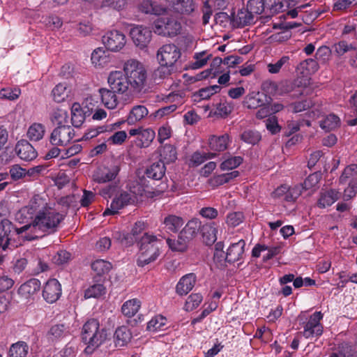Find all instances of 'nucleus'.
I'll return each mask as SVG.
<instances>
[{
    "instance_id": "f257e3e1",
    "label": "nucleus",
    "mask_w": 357,
    "mask_h": 357,
    "mask_svg": "<svg viewBox=\"0 0 357 357\" xmlns=\"http://www.w3.org/2000/svg\"><path fill=\"white\" fill-rule=\"evenodd\" d=\"M127 188L128 191L122 192L114 198L111 203L110 208H107L103 212V215H114L119 210L130 204H136L142 202L144 197H147L151 192L149 181L144 176L134 181H130Z\"/></svg>"
},
{
    "instance_id": "f03ea898",
    "label": "nucleus",
    "mask_w": 357,
    "mask_h": 357,
    "mask_svg": "<svg viewBox=\"0 0 357 357\" xmlns=\"http://www.w3.org/2000/svg\"><path fill=\"white\" fill-rule=\"evenodd\" d=\"M64 217V215L50 206L40 215L35 216L31 223L22 227L21 231L29 232V236H25L28 240L35 239L38 237L36 234L38 230L49 234L56 231Z\"/></svg>"
},
{
    "instance_id": "7ed1b4c3",
    "label": "nucleus",
    "mask_w": 357,
    "mask_h": 357,
    "mask_svg": "<svg viewBox=\"0 0 357 357\" xmlns=\"http://www.w3.org/2000/svg\"><path fill=\"white\" fill-rule=\"evenodd\" d=\"M137 246L139 250L137 264L139 267H144L158 258L161 253L163 242L156 236L144 233L137 241Z\"/></svg>"
},
{
    "instance_id": "20e7f679",
    "label": "nucleus",
    "mask_w": 357,
    "mask_h": 357,
    "mask_svg": "<svg viewBox=\"0 0 357 357\" xmlns=\"http://www.w3.org/2000/svg\"><path fill=\"white\" fill-rule=\"evenodd\" d=\"M81 339L86 345L84 352L87 355L92 354L104 342L105 329L100 328L98 319H89L84 323L81 331Z\"/></svg>"
},
{
    "instance_id": "39448f33",
    "label": "nucleus",
    "mask_w": 357,
    "mask_h": 357,
    "mask_svg": "<svg viewBox=\"0 0 357 357\" xmlns=\"http://www.w3.org/2000/svg\"><path fill=\"white\" fill-rule=\"evenodd\" d=\"M123 72L128 79L132 91L139 93L146 86L148 73L145 66L141 61L135 59H128L123 64Z\"/></svg>"
},
{
    "instance_id": "423d86ee",
    "label": "nucleus",
    "mask_w": 357,
    "mask_h": 357,
    "mask_svg": "<svg viewBox=\"0 0 357 357\" xmlns=\"http://www.w3.org/2000/svg\"><path fill=\"white\" fill-rule=\"evenodd\" d=\"M50 206L45 197L35 195L31 198L26 206L19 210L16 215L17 219L22 222L29 220H33L35 216L40 215Z\"/></svg>"
},
{
    "instance_id": "0eeeda50",
    "label": "nucleus",
    "mask_w": 357,
    "mask_h": 357,
    "mask_svg": "<svg viewBox=\"0 0 357 357\" xmlns=\"http://www.w3.org/2000/svg\"><path fill=\"white\" fill-rule=\"evenodd\" d=\"M181 24L173 16H165L155 20L151 29L155 33L168 37H174L181 31Z\"/></svg>"
},
{
    "instance_id": "6e6552de",
    "label": "nucleus",
    "mask_w": 357,
    "mask_h": 357,
    "mask_svg": "<svg viewBox=\"0 0 357 357\" xmlns=\"http://www.w3.org/2000/svg\"><path fill=\"white\" fill-rule=\"evenodd\" d=\"M181 57V49L173 43L163 45L156 53V59L159 63L165 66L177 67V63Z\"/></svg>"
},
{
    "instance_id": "1a4fd4ad",
    "label": "nucleus",
    "mask_w": 357,
    "mask_h": 357,
    "mask_svg": "<svg viewBox=\"0 0 357 357\" xmlns=\"http://www.w3.org/2000/svg\"><path fill=\"white\" fill-rule=\"evenodd\" d=\"M323 314L321 312H315L311 314L307 321L303 324V335L307 339L317 340L324 331V326L321 323Z\"/></svg>"
},
{
    "instance_id": "9d476101",
    "label": "nucleus",
    "mask_w": 357,
    "mask_h": 357,
    "mask_svg": "<svg viewBox=\"0 0 357 357\" xmlns=\"http://www.w3.org/2000/svg\"><path fill=\"white\" fill-rule=\"evenodd\" d=\"M302 194V186L295 185L289 186L286 184L278 187L271 194L274 199L294 203Z\"/></svg>"
},
{
    "instance_id": "9b49d317",
    "label": "nucleus",
    "mask_w": 357,
    "mask_h": 357,
    "mask_svg": "<svg viewBox=\"0 0 357 357\" xmlns=\"http://www.w3.org/2000/svg\"><path fill=\"white\" fill-rule=\"evenodd\" d=\"M74 137V129L70 126H60L52 130L50 142L54 146H66Z\"/></svg>"
},
{
    "instance_id": "f8f14e48",
    "label": "nucleus",
    "mask_w": 357,
    "mask_h": 357,
    "mask_svg": "<svg viewBox=\"0 0 357 357\" xmlns=\"http://www.w3.org/2000/svg\"><path fill=\"white\" fill-rule=\"evenodd\" d=\"M102 41L108 50L117 52L126 45V38L121 31L112 30L107 31L102 36Z\"/></svg>"
},
{
    "instance_id": "ddd939ff",
    "label": "nucleus",
    "mask_w": 357,
    "mask_h": 357,
    "mask_svg": "<svg viewBox=\"0 0 357 357\" xmlns=\"http://www.w3.org/2000/svg\"><path fill=\"white\" fill-rule=\"evenodd\" d=\"M107 81L111 89L119 93H124L130 88L128 79L124 72L119 70L111 72Z\"/></svg>"
},
{
    "instance_id": "4468645a",
    "label": "nucleus",
    "mask_w": 357,
    "mask_h": 357,
    "mask_svg": "<svg viewBox=\"0 0 357 357\" xmlns=\"http://www.w3.org/2000/svg\"><path fill=\"white\" fill-rule=\"evenodd\" d=\"M130 35L133 43L142 49L151 41L152 31L148 27L137 25L131 29Z\"/></svg>"
},
{
    "instance_id": "2eb2a0df",
    "label": "nucleus",
    "mask_w": 357,
    "mask_h": 357,
    "mask_svg": "<svg viewBox=\"0 0 357 357\" xmlns=\"http://www.w3.org/2000/svg\"><path fill=\"white\" fill-rule=\"evenodd\" d=\"M169 9L181 15H190L196 8L194 0H166Z\"/></svg>"
},
{
    "instance_id": "dca6fc26",
    "label": "nucleus",
    "mask_w": 357,
    "mask_h": 357,
    "mask_svg": "<svg viewBox=\"0 0 357 357\" xmlns=\"http://www.w3.org/2000/svg\"><path fill=\"white\" fill-rule=\"evenodd\" d=\"M61 295V287L56 279H50L45 283L43 296L44 299L49 303L56 302Z\"/></svg>"
},
{
    "instance_id": "f3484780",
    "label": "nucleus",
    "mask_w": 357,
    "mask_h": 357,
    "mask_svg": "<svg viewBox=\"0 0 357 357\" xmlns=\"http://www.w3.org/2000/svg\"><path fill=\"white\" fill-rule=\"evenodd\" d=\"M119 171L120 168L118 166L99 167L93 174V181L98 183L112 181L117 176Z\"/></svg>"
},
{
    "instance_id": "a211bd4d",
    "label": "nucleus",
    "mask_w": 357,
    "mask_h": 357,
    "mask_svg": "<svg viewBox=\"0 0 357 357\" xmlns=\"http://www.w3.org/2000/svg\"><path fill=\"white\" fill-rule=\"evenodd\" d=\"M341 192L336 189L321 190L317 202V206L319 208H325L331 206L340 199Z\"/></svg>"
},
{
    "instance_id": "6ab92c4d",
    "label": "nucleus",
    "mask_w": 357,
    "mask_h": 357,
    "mask_svg": "<svg viewBox=\"0 0 357 357\" xmlns=\"http://www.w3.org/2000/svg\"><path fill=\"white\" fill-rule=\"evenodd\" d=\"M15 151L18 157L25 161L33 160L38 155L34 147L26 140L19 141L16 144Z\"/></svg>"
},
{
    "instance_id": "aec40b11",
    "label": "nucleus",
    "mask_w": 357,
    "mask_h": 357,
    "mask_svg": "<svg viewBox=\"0 0 357 357\" xmlns=\"http://www.w3.org/2000/svg\"><path fill=\"white\" fill-rule=\"evenodd\" d=\"M245 242L241 239L237 243H232L227 249L225 259L229 263L236 262L243 258L245 255Z\"/></svg>"
},
{
    "instance_id": "412c9836",
    "label": "nucleus",
    "mask_w": 357,
    "mask_h": 357,
    "mask_svg": "<svg viewBox=\"0 0 357 357\" xmlns=\"http://www.w3.org/2000/svg\"><path fill=\"white\" fill-rule=\"evenodd\" d=\"M197 282L195 273H188L179 280L176 286V292L180 296L187 295L194 287Z\"/></svg>"
},
{
    "instance_id": "4be33fe9",
    "label": "nucleus",
    "mask_w": 357,
    "mask_h": 357,
    "mask_svg": "<svg viewBox=\"0 0 357 357\" xmlns=\"http://www.w3.org/2000/svg\"><path fill=\"white\" fill-rule=\"evenodd\" d=\"M231 142L227 133L220 136L212 135L208 139V147L213 151L222 152L227 149Z\"/></svg>"
},
{
    "instance_id": "5701e85b",
    "label": "nucleus",
    "mask_w": 357,
    "mask_h": 357,
    "mask_svg": "<svg viewBox=\"0 0 357 357\" xmlns=\"http://www.w3.org/2000/svg\"><path fill=\"white\" fill-rule=\"evenodd\" d=\"M137 8L142 13L155 15H162L166 11L163 6L151 0H142L137 5Z\"/></svg>"
},
{
    "instance_id": "b1692460",
    "label": "nucleus",
    "mask_w": 357,
    "mask_h": 357,
    "mask_svg": "<svg viewBox=\"0 0 357 357\" xmlns=\"http://www.w3.org/2000/svg\"><path fill=\"white\" fill-rule=\"evenodd\" d=\"M160 66L154 71V81L158 84L164 82L172 81V75L177 71V67L165 66L164 63H159Z\"/></svg>"
},
{
    "instance_id": "393cba45",
    "label": "nucleus",
    "mask_w": 357,
    "mask_h": 357,
    "mask_svg": "<svg viewBox=\"0 0 357 357\" xmlns=\"http://www.w3.org/2000/svg\"><path fill=\"white\" fill-rule=\"evenodd\" d=\"M116 124H105L102 126H96L87 130L84 133L83 138L85 140L91 139L95 137H98V142H101V137L105 136L108 132H113L116 128Z\"/></svg>"
},
{
    "instance_id": "a878e982",
    "label": "nucleus",
    "mask_w": 357,
    "mask_h": 357,
    "mask_svg": "<svg viewBox=\"0 0 357 357\" xmlns=\"http://www.w3.org/2000/svg\"><path fill=\"white\" fill-rule=\"evenodd\" d=\"M22 227L16 228L13 223L8 219H3L0 222V235L5 236L13 241L15 236L22 234L27 231H21Z\"/></svg>"
},
{
    "instance_id": "bb28decb",
    "label": "nucleus",
    "mask_w": 357,
    "mask_h": 357,
    "mask_svg": "<svg viewBox=\"0 0 357 357\" xmlns=\"http://www.w3.org/2000/svg\"><path fill=\"white\" fill-rule=\"evenodd\" d=\"M319 68L317 61L313 59H307L299 63L296 67V71L303 76L307 77L316 73Z\"/></svg>"
},
{
    "instance_id": "cd10ccee",
    "label": "nucleus",
    "mask_w": 357,
    "mask_h": 357,
    "mask_svg": "<svg viewBox=\"0 0 357 357\" xmlns=\"http://www.w3.org/2000/svg\"><path fill=\"white\" fill-rule=\"evenodd\" d=\"M200 229L201 221L197 218H192L187 222L180 233L190 241L195 238Z\"/></svg>"
},
{
    "instance_id": "c85d7f7f",
    "label": "nucleus",
    "mask_w": 357,
    "mask_h": 357,
    "mask_svg": "<svg viewBox=\"0 0 357 357\" xmlns=\"http://www.w3.org/2000/svg\"><path fill=\"white\" fill-rule=\"evenodd\" d=\"M40 287V282L38 279L32 278L22 284L19 289L18 294L25 298H29L30 296L36 293Z\"/></svg>"
},
{
    "instance_id": "c756f323",
    "label": "nucleus",
    "mask_w": 357,
    "mask_h": 357,
    "mask_svg": "<svg viewBox=\"0 0 357 357\" xmlns=\"http://www.w3.org/2000/svg\"><path fill=\"white\" fill-rule=\"evenodd\" d=\"M201 232L208 245L213 243L217 239L218 224L215 222H208L201 226Z\"/></svg>"
},
{
    "instance_id": "7c9ffc66",
    "label": "nucleus",
    "mask_w": 357,
    "mask_h": 357,
    "mask_svg": "<svg viewBox=\"0 0 357 357\" xmlns=\"http://www.w3.org/2000/svg\"><path fill=\"white\" fill-rule=\"evenodd\" d=\"M149 114L147 108L144 105H135L129 112L127 122L129 125H133L142 120Z\"/></svg>"
},
{
    "instance_id": "2f4dec72",
    "label": "nucleus",
    "mask_w": 357,
    "mask_h": 357,
    "mask_svg": "<svg viewBox=\"0 0 357 357\" xmlns=\"http://www.w3.org/2000/svg\"><path fill=\"white\" fill-rule=\"evenodd\" d=\"M102 102L108 109H114L119 103L118 98L113 90L102 88L99 89Z\"/></svg>"
},
{
    "instance_id": "473e14b6",
    "label": "nucleus",
    "mask_w": 357,
    "mask_h": 357,
    "mask_svg": "<svg viewBox=\"0 0 357 357\" xmlns=\"http://www.w3.org/2000/svg\"><path fill=\"white\" fill-rule=\"evenodd\" d=\"M165 170L164 162L160 160L149 166L145 171V175L153 180H160L164 176Z\"/></svg>"
},
{
    "instance_id": "72a5a7b5",
    "label": "nucleus",
    "mask_w": 357,
    "mask_h": 357,
    "mask_svg": "<svg viewBox=\"0 0 357 357\" xmlns=\"http://www.w3.org/2000/svg\"><path fill=\"white\" fill-rule=\"evenodd\" d=\"M254 16L246 9L239 10L236 15H233V24L236 27H243L253 22Z\"/></svg>"
},
{
    "instance_id": "f704fd0d",
    "label": "nucleus",
    "mask_w": 357,
    "mask_h": 357,
    "mask_svg": "<svg viewBox=\"0 0 357 357\" xmlns=\"http://www.w3.org/2000/svg\"><path fill=\"white\" fill-rule=\"evenodd\" d=\"M91 60L92 63L97 68H103L110 61L107 52L102 47H98L93 50L91 54Z\"/></svg>"
},
{
    "instance_id": "c9c22d12",
    "label": "nucleus",
    "mask_w": 357,
    "mask_h": 357,
    "mask_svg": "<svg viewBox=\"0 0 357 357\" xmlns=\"http://www.w3.org/2000/svg\"><path fill=\"white\" fill-rule=\"evenodd\" d=\"M29 346L24 341H18L12 344L8 350L9 357H26L29 354Z\"/></svg>"
},
{
    "instance_id": "e433bc0d",
    "label": "nucleus",
    "mask_w": 357,
    "mask_h": 357,
    "mask_svg": "<svg viewBox=\"0 0 357 357\" xmlns=\"http://www.w3.org/2000/svg\"><path fill=\"white\" fill-rule=\"evenodd\" d=\"M162 223L168 231L176 233L184 224V220L176 215H168L165 217Z\"/></svg>"
},
{
    "instance_id": "4c0bfd02",
    "label": "nucleus",
    "mask_w": 357,
    "mask_h": 357,
    "mask_svg": "<svg viewBox=\"0 0 357 357\" xmlns=\"http://www.w3.org/2000/svg\"><path fill=\"white\" fill-rule=\"evenodd\" d=\"M45 133V127L40 123H33L28 128L26 136L33 142H38L42 139Z\"/></svg>"
},
{
    "instance_id": "58836bf2",
    "label": "nucleus",
    "mask_w": 357,
    "mask_h": 357,
    "mask_svg": "<svg viewBox=\"0 0 357 357\" xmlns=\"http://www.w3.org/2000/svg\"><path fill=\"white\" fill-rule=\"evenodd\" d=\"M212 57V54L208 51L196 52L193 56V61L189 63L191 69H199L206 65L208 60Z\"/></svg>"
},
{
    "instance_id": "ea45409f",
    "label": "nucleus",
    "mask_w": 357,
    "mask_h": 357,
    "mask_svg": "<svg viewBox=\"0 0 357 357\" xmlns=\"http://www.w3.org/2000/svg\"><path fill=\"white\" fill-rule=\"evenodd\" d=\"M86 114L79 103H74L71 109V121L73 126L80 127L85 121Z\"/></svg>"
},
{
    "instance_id": "a19ab883",
    "label": "nucleus",
    "mask_w": 357,
    "mask_h": 357,
    "mask_svg": "<svg viewBox=\"0 0 357 357\" xmlns=\"http://www.w3.org/2000/svg\"><path fill=\"white\" fill-rule=\"evenodd\" d=\"M141 306V302L137 298H133L126 301L122 307L121 312L123 315L132 317L136 314Z\"/></svg>"
},
{
    "instance_id": "79ce46f5",
    "label": "nucleus",
    "mask_w": 357,
    "mask_h": 357,
    "mask_svg": "<svg viewBox=\"0 0 357 357\" xmlns=\"http://www.w3.org/2000/svg\"><path fill=\"white\" fill-rule=\"evenodd\" d=\"M108 132L105 136H102L101 139L107 142L109 145H121L127 138V133L125 131H117L114 134Z\"/></svg>"
},
{
    "instance_id": "37998d69",
    "label": "nucleus",
    "mask_w": 357,
    "mask_h": 357,
    "mask_svg": "<svg viewBox=\"0 0 357 357\" xmlns=\"http://www.w3.org/2000/svg\"><path fill=\"white\" fill-rule=\"evenodd\" d=\"M167 324V319L162 315L153 317L148 323L146 330L151 333L164 331Z\"/></svg>"
},
{
    "instance_id": "c03bdc74",
    "label": "nucleus",
    "mask_w": 357,
    "mask_h": 357,
    "mask_svg": "<svg viewBox=\"0 0 357 357\" xmlns=\"http://www.w3.org/2000/svg\"><path fill=\"white\" fill-rule=\"evenodd\" d=\"M116 345L123 347L131 339V333L129 329L124 326L118 327L114 333Z\"/></svg>"
},
{
    "instance_id": "a18cd8bd",
    "label": "nucleus",
    "mask_w": 357,
    "mask_h": 357,
    "mask_svg": "<svg viewBox=\"0 0 357 357\" xmlns=\"http://www.w3.org/2000/svg\"><path fill=\"white\" fill-rule=\"evenodd\" d=\"M239 172L238 171H233L229 173H225L213 176L210 180V183L213 187L222 185L225 183H229L232 179L238 177Z\"/></svg>"
},
{
    "instance_id": "49530a36",
    "label": "nucleus",
    "mask_w": 357,
    "mask_h": 357,
    "mask_svg": "<svg viewBox=\"0 0 357 357\" xmlns=\"http://www.w3.org/2000/svg\"><path fill=\"white\" fill-rule=\"evenodd\" d=\"M352 179H357V165L347 166L339 178V184L345 185Z\"/></svg>"
},
{
    "instance_id": "de8ad7c7",
    "label": "nucleus",
    "mask_w": 357,
    "mask_h": 357,
    "mask_svg": "<svg viewBox=\"0 0 357 357\" xmlns=\"http://www.w3.org/2000/svg\"><path fill=\"white\" fill-rule=\"evenodd\" d=\"M68 112L61 108L54 109L50 115L52 123L57 125V126H68Z\"/></svg>"
},
{
    "instance_id": "09e8293b",
    "label": "nucleus",
    "mask_w": 357,
    "mask_h": 357,
    "mask_svg": "<svg viewBox=\"0 0 357 357\" xmlns=\"http://www.w3.org/2000/svg\"><path fill=\"white\" fill-rule=\"evenodd\" d=\"M290 66V57L284 55L275 63H271L267 65L268 71L271 74L278 73L282 68Z\"/></svg>"
},
{
    "instance_id": "8fccbe9b",
    "label": "nucleus",
    "mask_w": 357,
    "mask_h": 357,
    "mask_svg": "<svg viewBox=\"0 0 357 357\" xmlns=\"http://www.w3.org/2000/svg\"><path fill=\"white\" fill-rule=\"evenodd\" d=\"M190 242L188 239H186L183 237V236L180 233L178 239H167V243L169 245V248L173 251L178 252H183L186 250L188 247V244Z\"/></svg>"
},
{
    "instance_id": "3c124183",
    "label": "nucleus",
    "mask_w": 357,
    "mask_h": 357,
    "mask_svg": "<svg viewBox=\"0 0 357 357\" xmlns=\"http://www.w3.org/2000/svg\"><path fill=\"white\" fill-rule=\"evenodd\" d=\"M221 87L219 85H213L199 89L194 94L195 100H207L213 95L220 92Z\"/></svg>"
},
{
    "instance_id": "603ef678",
    "label": "nucleus",
    "mask_w": 357,
    "mask_h": 357,
    "mask_svg": "<svg viewBox=\"0 0 357 357\" xmlns=\"http://www.w3.org/2000/svg\"><path fill=\"white\" fill-rule=\"evenodd\" d=\"M340 125V118L333 114L326 116L324 119L320 121V127L326 131L335 130Z\"/></svg>"
},
{
    "instance_id": "864d4df0",
    "label": "nucleus",
    "mask_w": 357,
    "mask_h": 357,
    "mask_svg": "<svg viewBox=\"0 0 357 357\" xmlns=\"http://www.w3.org/2000/svg\"><path fill=\"white\" fill-rule=\"evenodd\" d=\"M216 156L215 153H204L195 152L189 159V165L192 167H197L204 162L206 160L213 158Z\"/></svg>"
},
{
    "instance_id": "5fc2aeb1",
    "label": "nucleus",
    "mask_w": 357,
    "mask_h": 357,
    "mask_svg": "<svg viewBox=\"0 0 357 357\" xmlns=\"http://www.w3.org/2000/svg\"><path fill=\"white\" fill-rule=\"evenodd\" d=\"M52 94L55 102H61L64 101L68 97L67 84L66 83L58 84L53 89Z\"/></svg>"
},
{
    "instance_id": "6e6d98bb",
    "label": "nucleus",
    "mask_w": 357,
    "mask_h": 357,
    "mask_svg": "<svg viewBox=\"0 0 357 357\" xmlns=\"http://www.w3.org/2000/svg\"><path fill=\"white\" fill-rule=\"evenodd\" d=\"M331 58V50L327 46H321L315 53V61L317 63L325 65L328 63Z\"/></svg>"
},
{
    "instance_id": "4d7b16f0",
    "label": "nucleus",
    "mask_w": 357,
    "mask_h": 357,
    "mask_svg": "<svg viewBox=\"0 0 357 357\" xmlns=\"http://www.w3.org/2000/svg\"><path fill=\"white\" fill-rule=\"evenodd\" d=\"M357 4V0H334L332 12H347Z\"/></svg>"
},
{
    "instance_id": "13d9d810",
    "label": "nucleus",
    "mask_w": 357,
    "mask_h": 357,
    "mask_svg": "<svg viewBox=\"0 0 357 357\" xmlns=\"http://www.w3.org/2000/svg\"><path fill=\"white\" fill-rule=\"evenodd\" d=\"M91 268L97 275H102L109 273L112 268V264L107 261L97 259L91 264Z\"/></svg>"
},
{
    "instance_id": "bf43d9fd",
    "label": "nucleus",
    "mask_w": 357,
    "mask_h": 357,
    "mask_svg": "<svg viewBox=\"0 0 357 357\" xmlns=\"http://www.w3.org/2000/svg\"><path fill=\"white\" fill-rule=\"evenodd\" d=\"M105 290L106 289L102 284H94L85 290L84 298H98L105 294Z\"/></svg>"
},
{
    "instance_id": "052dcab7",
    "label": "nucleus",
    "mask_w": 357,
    "mask_h": 357,
    "mask_svg": "<svg viewBox=\"0 0 357 357\" xmlns=\"http://www.w3.org/2000/svg\"><path fill=\"white\" fill-rule=\"evenodd\" d=\"M203 301V296L201 294H191L187 298L184 309L186 311H192L197 308Z\"/></svg>"
},
{
    "instance_id": "680f3d73",
    "label": "nucleus",
    "mask_w": 357,
    "mask_h": 357,
    "mask_svg": "<svg viewBox=\"0 0 357 357\" xmlns=\"http://www.w3.org/2000/svg\"><path fill=\"white\" fill-rule=\"evenodd\" d=\"M67 331L63 324H56L52 326L48 332V337L52 340H57L65 337Z\"/></svg>"
},
{
    "instance_id": "e2e57ef3",
    "label": "nucleus",
    "mask_w": 357,
    "mask_h": 357,
    "mask_svg": "<svg viewBox=\"0 0 357 357\" xmlns=\"http://www.w3.org/2000/svg\"><path fill=\"white\" fill-rule=\"evenodd\" d=\"M241 139L245 143L255 145L261 140V137L257 131L247 130L241 134Z\"/></svg>"
},
{
    "instance_id": "0e129e2a",
    "label": "nucleus",
    "mask_w": 357,
    "mask_h": 357,
    "mask_svg": "<svg viewBox=\"0 0 357 357\" xmlns=\"http://www.w3.org/2000/svg\"><path fill=\"white\" fill-rule=\"evenodd\" d=\"M20 94L21 90L19 88H3L0 90V99L15 100Z\"/></svg>"
},
{
    "instance_id": "69168bd1",
    "label": "nucleus",
    "mask_w": 357,
    "mask_h": 357,
    "mask_svg": "<svg viewBox=\"0 0 357 357\" xmlns=\"http://www.w3.org/2000/svg\"><path fill=\"white\" fill-rule=\"evenodd\" d=\"M155 136V131L151 128L142 129L138 139L140 141V146L146 147L153 140Z\"/></svg>"
},
{
    "instance_id": "338daca9",
    "label": "nucleus",
    "mask_w": 357,
    "mask_h": 357,
    "mask_svg": "<svg viewBox=\"0 0 357 357\" xmlns=\"http://www.w3.org/2000/svg\"><path fill=\"white\" fill-rule=\"evenodd\" d=\"M247 8L253 16L254 15H260L266 10L263 0H249L247 4Z\"/></svg>"
},
{
    "instance_id": "774afa93",
    "label": "nucleus",
    "mask_w": 357,
    "mask_h": 357,
    "mask_svg": "<svg viewBox=\"0 0 357 357\" xmlns=\"http://www.w3.org/2000/svg\"><path fill=\"white\" fill-rule=\"evenodd\" d=\"M348 185L344 188L342 198L347 202L356 197L357 194V179H352L347 183Z\"/></svg>"
}]
</instances>
